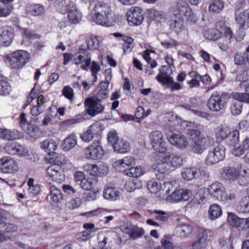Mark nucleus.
I'll use <instances>...</instances> for the list:
<instances>
[{
	"mask_svg": "<svg viewBox=\"0 0 249 249\" xmlns=\"http://www.w3.org/2000/svg\"><path fill=\"white\" fill-rule=\"evenodd\" d=\"M208 192L210 195L223 202L232 201L236 198L234 192H227L223 184L219 182H215L209 185Z\"/></svg>",
	"mask_w": 249,
	"mask_h": 249,
	"instance_id": "obj_4",
	"label": "nucleus"
},
{
	"mask_svg": "<svg viewBox=\"0 0 249 249\" xmlns=\"http://www.w3.org/2000/svg\"><path fill=\"white\" fill-rule=\"evenodd\" d=\"M125 188L127 191L131 192L139 188L137 185V179H133L128 180L125 184Z\"/></svg>",
	"mask_w": 249,
	"mask_h": 249,
	"instance_id": "obj_58",
	"label": "nucleus"
},
{
	"mask_svg": "<svg viewBox=\"0 0 249 249\" xmlns=\"http://www.w3.org/2000/svg\"><path fill=\"white\" fill-rule=\"evenodd\" d=\"M169 13L175 16L179 15L180 17H182V15L190 16L191 14V9L186 0H179L176 5L170 9Z\"/></svg>",
	"mask_w": 249,
	"mask_h": 249,
	"instance_id": "obj_15",
	"label": "nucleus"
},
{
	"mask_svg": "<svg viewBox=\"0 0 249 249\" xmlns=\"http://www.w3.org/2000/svg\"><path fill=\"white\" fill-rule=\"evenodd\" d=\"M77 144V137L75 134L72 133L70 134L62 142L61 148L67 151L73 148Z\"/></svg>",
	"mask_w": 249,
	"mask_h": 249,
	"instance_id": "obj_25",
	"label": "nucleus"
},
{
	"mask_svg": "<svg viewBox=\"0 0 249 249\" xmlns=\"http://www.w3.org/2000/svg\"><path fill=\"white\" fill-rule=\"evenodd\" d=\"M165 118L167 121V125L169 126V131L172 130V128L176 125L177 115L174 114L173 112H169L166 114Z\"/></svg>",
	"mask_w": 249,
	"mask_h": 249,
	"instance_id": "obj_49",
	"label": "nucleus"
},
{
	"mask_svg": "<svg viewBox=\"0 0 249 249\" xmlns=\"http://www.w3.org/2000/svg\"><path fill=\"white\" fill-rule=\"evenodd\" d=\"M235 19L242 29L249 27V8L246 10H237L235 12Z\"/></svg>",
	"mask_w": 249,
	"mask_h": 249,
	"instance_id": "obj_17",
	"label": "nucleus"
},
{
	"mask_svg": "<svg viewBox=\"0 0 249 249\" xmlns=\"http://www.w3.org/2000/svg\"><path fill=\"white\" fill-rule=\"evenodd\" d=\"M128 22L131 25H139L143 20V11L138 7H132L126 13Z\"/></svg>",
	"mask_w": 249,
	"mask_h": 249,
	"instance_id": "obj_14",
	"label": "nucleus"
},
{
	"mask_svg": "<svg viewBox=\"0 0 249 249\" xmlns=\"http://www.w3.org/2000/svg\"><path fill=\"white\" fill-rule=\"evenodd\" d=\"M150 51L149 50H145L143 57L146 62L150 65L151 67L154 68L157 66V63L155 60H153L150 56Z\"/></svg>",
	"mask_w": 249,
	"mask_h": 249,
	"instance_id": "obj_63",
	"label": "nucleus"
},
{
	"mask_svg": "<svg viewBox=\"0 0 249 249\" xmlns=\"http://www.w3.org/2000/svg\"><path fill=\"white\" fill-rule=\"evenodd\" d=\"M14 37V28L8 25L0 27V45L4 47L9 46Z\"/></svg>",
	"mask_w": 249,
	"mask_h": 249,
	"instance_id": "obj_12",
	"label": "nucleus"
},
{
	"mask_svg": "<svg viewBox=\"0 0 249 249\" xmlns=\"http://www.w3.org/2000/svg\"><path fill=\"white\" fill-rule=\"evenodd\" d=\"M169 29L178 35L184 29V20L182 17L169 13Z\"/></svg>",
	"mask_w": 249,
	"mask_h": 249,
	"instance_id": "obj_16",
	"label": "nucleus"
},
{
	"mask_svg": "<svg viewBox=\"0 0 249 249\" xmlns=\"http://www.w3.org/2000/svg\"><path fill=\"white\" fill-rule=\"evenodd\" d=\"M22 137V134L16 129L0 128V138L6 141H14Z\"/></svg>",
	"mask_w": 249,
	"mask_h": 249,
	"instance_id": "obj_22",
	"label": "nucleus"
},
{
	"mask_svg": "<svg viewBox=\"0 0 249 249\" xmlns=\"http://www.w3.org/2000/svg\"><path fill=\"white\" fill-rule=\"evenodd\" d=\"M208 213L210 219L214 220L222 215V211L219 205L213 204L210 207Z\"/></svg>",
	"mask_w": 249,
	"mask_h": 249,
	"instance_id": "obj_35",
	"label": "nucleus"
},
{
	"mask_svg": "<svg viewBox=\"0 0 249 249\" xmlns=\"http://www.w3.org/2000/svg\"><path fill=\"white\" fill-rule=\"evenodd\" d=\"M90 15L92 21L97 24L107 26L109 25L110 17L112 15V9L109 3L105 1H98L95 5Z\"/></svg>",
	"mask_w": 249,
	"mask_h": 249,
	"instance_id": "obj_3",
	"label": "nucleus"
},
{
	"mask_svg": "<svg viewBox=\"0 0 249 249\" xmlns=\"http://www.w3.org/2000/svg\"><path fill=\"white\" fill-rule=\"evenodd\" d=\"M248 92H234L232 93L231 96L234 99L240 103L244 102L249 104V93Z\"/></svg>",
	"mask_w": 249,
	"mask_h": 249,
	"instance_id": "obj_46",
	"label": "nucleus"
},
{
	"mask_svg": "<svg viewBox=\"0 0 249 249\" xmlns=\"http://www.w3.org/2000/svg\"><path fill=\"white\" fill-rule=\"evenodd\" d=\"M192 196V192L188 189H179L172 192L169 195V199L174 202L188 200Z\"/></svg>",
	"mask_w": 249,
	"mask_h": 249,
	"instance_id": "obj_19",
	"label": "nucleus"
},
{
	"mask_svg": "<svg viewBox=\"0 0 249 249\" xmlns=\"http://www.w3.org/2000/svg\"><path fill=\"white\" fill-rule=\"evenodd\" d=\"M62 94L68 99L71 101L73 98L74 92L70 86H65L62 90Z\"/></svg>",
	"mask_w": 249,
	"mask_h": 249,
	"instance_id": "obj_59",
	"label": "nucleus"
},
{
	"mask_svg": "<svg viewBox=\"0 0 249 249\" xmlns=\"http://www.w3.org/2000/svg\"><path fill=\"white\" fill-rule=\"evenodd\" d=\"M113 148L116 152L124 153L130 150V144L128 142L120 139L114 144Z\"/></svg>",
	"mask_w": 249,
	"mask_h": 249,
	"instance_id": "obj_33",
	"label": "nucleus"
},
{
	"mask_svg": "<svg viewBox=\"0 0 249 249\" xmlns=\"http://www.w3.org/2000/svg\"><path fill=\"white\" fill-rule=\"evenodd\" d=\"M60 171L61 168L55 165L50 166L46 170L48 175L53 181L56 182L60 181L62 179Z\"/></svg>",
	"mask_w": 249,
	"mask_h": 249,
	"instance_id": "obj_26",
	"label": "nucleus"
},
{
	"mask_svg": "<svg viewBox=\"0 0 249 249\" xmlns=\"http://www.w3.org/2000/svg\"><path fill=\"white\" fill-rule=\"evenodd\" d=\"M50 196L53 202L58 203L63 198L61 191L54 186L50 188Z\"/></svg>",
	"mask_w": 249,
	"mask_h": 249,
	"instance_id": "obj_41",
	"label": "nucleus"
},
{
	"mask_svg": "<svg viewBox=\"0 0 249 249\" xmlns=\"http://www.w3.org/2000/svg\"><path fill=\"white\" fill-rule=\"evenodd\" d=\"M11 91V88L8 83L3 79L0 75V95H8Z\"/></svg>",
	"mask_w": 249,
	"mask_h": 249,
	"instance_id": "obj_42",
	"label": "nucleus"
},
{
	"mask_svg": "<svg viewBox=\"0 0 249 249\" xmlns=\"http://www.w3.org/2000/svg\"><path fill=\"white\" fill-rule=\"evenodd\" d=\"M104 151L99 140L93 142L84 150V156L89 160H96L102 158Z\"/></svg>",
	"mask_w": 249,
	"mask_h": 249,
	"instance_id": "obj_9",
	"label": "nucleus"
},
{
	"mask_svg": "<svg viewBox=\"0 0 249 249\" xmlns=\"http://www.w3.org/2000/svg\"><path fill=\"white\" fill-rule=\"evenodd\" d=\"M200 104L196 98H191L190 99L188 103H184L180 106L186 109L192 110L194 107H197Z\"/></svg>",
	"mask_w": 249,
	"mask_h": 249,
	"instance_id": "obj_50",
	"label": "nucleus"
},
{
	"mask_svg": "<svg viewBox=\"0 0 249 249\" xmlns=\"http://www.w3.org/2000/svg\"><path fill=\"white\" fill-rule=\"evenodd\" d=\"M57 5L59 11L63 14L68 13L74 6L72 2L66 0H60L57 3Z\"/></svg>",
	"mask_w": 249,
	"mask_h": 249,
	"instance_id": "obj_34",
	"label": "nucleus"
},
{
	"mask_svg": "<svg viewBox=\"0 0 249 249\" xmlns=\"http://www.w3.org/2000/svg\"><path fill=\"white\" fill-rule=\"evenodd\" d=\"M126 175L137 178L143 174L142 169L141 167H132L128 170H125Z\"/></svg>",
	"mask_w": 249,
	"mask_h": 249,
	"instance_id": "obj_44",
	"label": "nucleus"
},
{
	"mask_svg": "<svg viewBox=\"0 0 249 249\" xmlns=\"http://www.w3.org/2000/svg\"><path fill=\"white\" fill-rule=\"evenodd\" d=\"M150 139L154 149L160 154L164 153L166 150V142L161 132L159 131L152 132L150 134Z\"/></svg>",
	"mask_w": 249,
	"mask_h": 249,
	"instance_id": "obj_10",
	"label": "nucleus"
},
{
	"mask_svg": "<svg viewBox=\"0 0 249 249\" xmlns=\"http://www.w3.org/2000/svg\"><path fill=\"white\" fill-rule=\"evenodd\" d=\"M230 128L227 126H219L215 131V137L217 140L219 142L225 141L228 135L230 134Z\"/></svg>",
	"mask_w": 249,
	"mask_h": 249,
	"instance_id": "obj_28",
	"label": "nucleus"
},
{
	"mask_svg": "<svg viewBox=\"0 0 249 249\" xmlns=\"http://www.w3.org/2000/svg\"><path fill=\"white\" fill-rule=\"evenodd\" d=\"M68 13L69 20L72 23H78L81 19L82 14L75 6Z\"/></svg>",
	"mask_w": 249,
	"mask_h": 249,
	"instance_id": "obj_39",
	"label": "nucleus"
},
{
	"mask_svg": "<svg viewBox=\"0 0 249 249\" xmlns=\"http://www.w3.org/2000/svg\"><path fill=\"white\" fill-rule=\"evenodd\" d=\"M249 71L248 70H244L241 71L240 72L238 73L235 77V81L237 82H240L239 87L242 88L244 87L245 85L244 83L246 82L248 80V76L249 75Z\"/></svg>",
	"mask_w": 249,
	"mask_h": 249,
	"instance_id": "obj_43",
	"label": "nucleus"
},
{
	"mask_svg": "<svg viewBox=\"0 0 249 249\" xmlns=\"http://www.w3.org/2000/svg\"><path fill=\"white\" fill-rule=\"evenodd\" d=\"M5 152L11 155L25 156L26 151L24 147L15 142H8L4 146Z\"/></svg>",
	"mask_w": 249,
	"mask_h": 249,
	"instance_id": "obj_18",
	"label": "nucleus"
},
{
	"mask_svg": "<svg viewBox=\"0 0 249 249\" xmlns=\"http://www.w3.org/2000/svg\"><path fill=\"white\" fill-rule=\"evenodd\" d=\"M89 131H90L93 135L95 136L99 135L103 130V126L99 122H95L92 124L89 127Z\"/></svg>",
	"mask_w": 249,
	"mask_h": 249,
	"instance_id": "obj_52",
	"label": "nucleus"
},
{
	"mask_svg": "<svg viewBox=\"0 0 249 249\" xmlns=\"http://www.w3.org/2000/svg\"><path fill=\"white\" fill-rule=\"evenodd\" d=\"M172 72V69L169 66H162L160 69V73L156 77L157 79L164 84L172 82L173 78L170 76Z\"/></svg>",
	"mask_w": 249,
	"mask_h": 249,
	"instance_id": "obj_20",
	"label": "nucleus"
},
{
	"mask_svg": "<svg viewBox=\"0 0 249 249\" xmlns=\"http://www.w3.org/2000/svg\"><path fill=\"white\" fill-rule=\"evenodd\" d=\"M18 170L17 162L10 157H4L0 159V172L4 174L15 173Z\"/></svg>",
	"mask_w": 249,
	"mask_h": 249,
	"instance_id": "obj_13",
	"label": "nucleus"
},
{
	"mask_svg": "<svg viewBox=\"0 0 249 249\" xmlns=\"http://www.w3.org/2000/svg\"><path fill=\"white\" fill-rule=\"evenodd\" d=\"M188 134L193 141L191 151L194 154L201 155L214 142V139L212 137L204 135L197 129H190Z\"/></svg>",
	"mask_w": 249,
	"mask_h": 249,
	"instance_id": "obj_1",
	"label": "nucleus"
},
{
	"mask_svg": "<svg viewBox=\"0 0 249 249\" xmlns=\"http://www.w3.org/2000/svg\"><path fill=\"white\" fill-rule=\"evenodd\" d=\"M237 179L238 183L242 186L249 184V169L244 168L240 173L238 174Z\"/></svg>",
	"mask_w": 249,
	"mask_h": 249,
	"instance_id": "obj_37",
	"label": "nucleus"
},
{
	"mask_svg": "<svg viewBox=\"0 0 249 249\" xmlns=\"http://www.w3.org/2000/svg\"><path fill=\"white\" fill-rule=\"evenodd\" d=\"M167 139L170 144L180 149H186L189 146V142L185 136L174 132L172 130L167 132Z\"/></svg>",
	"mask_w": 249,
	"mask_h": 249,
	"instance_id": "obj_8",
	"label": "nucleus"
},
{
	"mask_svg": "<svg viewBox=\"0 0 249 249\" xmlns=\"http://www.w3.org/2000/svg\"><path fill=\"white\" fill-rule=\"evenodd\" d=\"M240 218L232 213H229L228 216V222L232 227L237 228Z\"/></svg>",
	"mask_w": 249,
	"mask_h": 249,
	"instance_id": "obj_56",
	"label": "nucleus"
},
{
	"mask_svg": "<svg viewBox=\"0 0 249 249\" xmlns=\"http://www.w3.org/2000/svg\"><path fill=\"white\" fill-rule=\"evenodd\" d=\"M211 233V231L209 230H205L202 232L201 237L196 242L192 244V247L194 249H199L203 246L208 240V234Z\"/></svg>",
	"mask_w": 249,
	"mask_h": 249,
	"instance_id": "obj_38",
	"label": "nucleus"
},
{
	"mask_svg": "<svg viewBox=\"0 0 249 249\" xmlns=\"http://www.w3.org/2000/svg\"><path fill=\"white\" fill-rule=\"evenodd\" d=\"M85 172L93 177L97 176V167L95 164L87 163L83 166Z\"/></svg>",
	"mask_w": 249,
	"mask_h": 249,
	"instance_id": "obj_48",
	"label": "nucleus"
},
{
	"mask_svg": "<svg viewBox=\"0 0 249 249\" xmlns=\"http://www.w3.org/2000/svg\"><path fill=\"white\" fill-rule=\"evenodd\" d=\"M27 12L34 16H39L43 14L44 11V7L39 4H29L26 8Z\"/></svg>",
	"mask_w": 249,
	"mask_h": 249,
	"instance_id": "obj_32",
	"label": "nucleus"
},
{
	"mask_svg": "<svg viewBox=\"0 0 249 249\" xmlns=\"http://www.w3.org/2000/svg\"><path fill=\"white\" fill-rule=\"evenodd\" d=\"M97 176H105L108 173V167L106 164L101 163L98 165H97Z\"/></svg>",
	"mask_w": 249,
	"mask_h": 249,
	"instance_id": "obj_64",
	"label": "nucleus"
},
{
	"mask_svg": "<svg viewBox=\"0 0 249 249\" xmlns=\"http://www.w3.org/2000/svg\"><path fill=\"white\" fill-rule=\"evenodd\" d=\"M176 184V182L175 181L165 182L162 187V191H164L165 193L166 194H170L171 191H174L176 190L174 188Z\"/></svg>",
	"mask_w": 249,
	"mask_h": 249,
	"instance_id": "obj_61",
	"label": "nucleus"
},
{
	"mask_svg": "<svg viewBox=\"0 0 249 249\" xmlns=\"http://www.w3.org/2000/svg\"><path fill=\"white\" fill-rule=\"evenodd\" d=\"M226 143L230 146H235L239 141V132L237 130L230 131V134L228 135L226 139Z\"/></svg>",
	"mask_w": 249,
	"mask_h": 249,
	"instance_id": "obj_40",
	"label": "nucleus"
},
{
	"mask_svg": "<svg viewBox=\"0 0 249 249\" xmlns=\"http://www.w3.org/2000/svg\"><path fill=\"white\" fill-rule=\"evenodd\" d=\"M224 8V2L221 0H213L209 6V11L212 14H219Z\"/></svg>",
	"mask_w": 249,
	"mask_h": 249,
	"instance_id": "obj_30",
	"label": "nucleus"
},
{
	"mask_svg": "<svg viewBox=\"0 0 249 249\" xmlns=\"http://www.w3.org/2000/svg\"><path fill=\"white\" fill-rule=\"evenodd\" d=\"M107 237L102 233L98 235V245L96 249H109L107 247Z\"/></svg>",
	"mask_w": 249,
	"mask_h": 249,
	"instance_id": "obj_51",
	"label": "nucleus"
},
{
	"mask_svg": "<svg viewBox=\"0 0 249 249\" xmlns=\"http://www.w3.org/2000/svg\"><path fill=\"white\" fill-rule=\"evenodd\" d=\"M74 180L77 185L80 184L86 178L85 173L82 171H76L73 175Z\"/></svg>",
	"mask_w": 249,
	"mask_h": 249,
	"instance_id": "obj_62",
	"label": "nucleus"
},
{
	"mask_svg": "<svg viewBox=\"0 0 249 249\" xmlns=\"http://www.w3.org/2000/svg\"><path fill=\"white\" fill-rule=\"evenodd\" d=\"M226 154V148L222 145H218L211 148L204 159V163L207 166H211L223 160Z\"/></svg>",
	"mask_w": 249,
	"mask_h": 249,
	"instance_id": "obj_7",
	"label": "nucleus"
},
{
	"mask_svg": "<svg viewBox=\"0 0 249 249\" xmlns=\"http://www.w3.org/2000/svg\"><path fill=\"white\" fill-rule=\"evenodd\" d=\"M205 38L211 40H216L219 39L222 35V32L214 29H210L205 30L203 33Z\"/></svg>",
	"mask_w": 249,
	"mask_h": 249,
	"instance_id": "obj_36",
	"label": "nucleus"
},
{
	"mask_svg": "<svg viewBox=\"0 0 249 249\" xmlns=\"http://www.w3.org/2000/svg\"><path fill=\"white\" fill-rule=\"evenodd\" d=\"M194 173L193 167L185 168L182 170L181 176L184 179L189 181L194 178Z\"/></svg>",
	"mask_w": 249,
	"mask_h": 249,
	"instance_id": "obj_53",
	"label": "nucleus"
},
{
	"mask_svg": "<svg viewBox=\"0 0 249 249\" xmlns=\"http://www.w3.org/2000/svg\"><path fill=\"white\" fill-rule=\"evenodd\" d=\"M40 147L42 149H44L45 152L50 155L51 153H55V151L57 149V145L53 140L47 139L40 143Z\"/></svg>",
	"mask_w": 249,
	"mask_h": 249,
	"instance_id": "obj_29",
	"label": "nucleus"
},
{
	"mask_svg": "<svg viewBox=\"0 0 249 249\" xmlns=\"http://www.w3.org/2000/svg\"><path fill=\"white\" fill-rule=\"evenodd\" d=\"M52 158L54 165L59 167L60 165H64L66 163V160L65 156L62 154L56 155L55 153Z\"/></svg>",
	"mask_w": 249,
	"mask_h": 249,
	"instance_id": "obj_54",
	"label": "nucleus"
},
{
	"mask_svg": "<svg viewBox=\"0 0 249 249\" xmlns=\"http://www.w3.org/2000/svg\"><path fill=\"white\" fill-rule=\"evenodd\" d=\"M229 97L225 93L215 91L211 95L207 102V107L212 111L219 112L224 109Z\"/></svg>",
	"mask_w": 249,
	"mask_h": 249,
	"instance_id": "obj_6",
	"label": "nucleus"
},
{
	"mask_svg": "<svg viewBox=\"0 0 249 249\" xmlns=\"http://www.w3.org/2000/svg\"><path fill=\"white\" fill-rule=\"evenodd\" d=\"M120 192L114 187L107 186L104 190V197L110 200H116L119 196Z\"/></svg>",
	"mask_w": 249,
	"mask_h": 249,
	"instance_id": "obj_31",
	"label": "nucleus"
},
{
	"mask_svg": "<svg viewBox=\"0 0 249 249\" xmlns=\"http://www.w3.org/2000/svg\"><path fill=\"white\" fill-rule=\"evenodd\" d=\"M119 140L120 139L118 138L117 133L116 131H111L108 133L107 136V140L108 142H109L113 147Z\"/></svg>",
	"mask_w": 249,
	"mask_h": 249,
	"instance_id": "obj_60",
	"label": "nucleus"
},
{
	"mask_svg": "<svg viewBox=\"0 0 249 249\" xmlns=\"http://www.w3.org/2000/svg\"><path fill=\"white\" fill-rule=\"evenodd\" d=\"M237 176L238 172L234 167L227 166L221 170V177L226 180L232 182L237 178Z\"/></svg>",
	"mask_w": 249,
	"mask_h": 249,
	"instance_id": "obj_23",
	"label": "nucleus"
},
{
	"mask_svg": "<svg viewBox=\"0 0 249 249\" xmlns=\"http://www.w3.org/2000/svg\"><path fill=\"white\" fill-rule=\"evenodd\" d=\"M135 163V159L132 156H126L121 160L116 161L113 164V167L117 171L125 172V168Z\"/></svg>",
	"mask_w": 249,
	"mask_h": 249,
	"instance_id": "obj_21",
	"label": "nucleus"
},
{
	"mask_svg": "<svg viewBox=\"0 0 249 249\" xmlns=\"http://www.w3.org/2000/svg\"><path fill=\"white\" fill-rule=\"evenodd\" d=\"M79 186L84 190H89L93 187L94 181L93 179L85 178L80 184Z\"/></svg>",
	"mask_w": 249,
	"mask_h": 249,
	"instance_id": "obj_55",
	"label": "nucleus"
},
{
	"mask_svg": "<svg viewBox=\"0 0 249 249\" xmlns=\"http://www.w3.org/2000/svg\"><path fill=\"white\" fill-rule=\"evenodd\" d=\"M242 108V104L237 101L231 105V112L233 115H238L241 113Z\"/></svg>",
	"mask_w": 249,
	"mask_h": 249,
	"instance_id": "obj_57",
	"label": "nucleus"
},
{
	"mask_svg": "<svg viewBox=\"0 0 249 249\" xmlns=\"http://www.w3.org/2000/svg\"><path fill=\"white\" fill-rule=\"evenodd\" d=\"M193 231L192 228L188 224H183L177 226L175 230V234L181 238H185Z\"/></svg>",
	"mask_w": 249,
	"mask_h": 249,
	"instance_id": "obj_27",
	"label": "nucleus"
},
{
	"mask_svg": "<svg viewBox=\"0 0 249 249\" xmlns=\"http://www.w3.org/2000/svg\"><path fill=\"white\" fill-rule=\"evenodd\" d=\"M157 158V165L155 170L161 175L171 170V168L180 166L183 163L181 157L169 153L159 154Z\"/></svg>",
	"mask_w": 249,
	"mask_h": 249,
	"instance_id": "obj_2",
	"label": "nucleus"
},
{
	"mask_svg": "<svg viewBox=\"0 0 249 249\" xmlns=\"http://www.w3.org/2000/svg\"><path fill=\"white\" fill-rule=\"evenodd\" d=\"M149 16L154 20L159 22H164L169 18V11L165 13L154 9H149L147 10Z\"/></svg>",
	"mask_w": 249,
	"mask_h": 249,
	"instance_id": "obj_24",
	"label": "nucleus"
},
{
	"mask_svg": "<svg viewBox=\"0 0 249 249\" xmlns=\"http://www.w3.org/2000/svg\"><path fill=\"white\" fill-rule=\"evenodd\" d=\"M85 105L87 113L94 116L104 110V107L100 103V100L97 98H89L85 100Z\"/></svg>",
	"mask_w": 249,
	"mask_h": 249,
	"instance_id": "obj_11",
	"label": "nucleus"
},
{
	"mask_svg": "<svg viewBox=\"0 0 249 249\" xmlns=\"http://www.w3.org/2000/svg\"><path fill=\"white\" fill-rule=\"evenodd\" d=\"M147 187L152 193H158L162 188L160 182L155 180H149L147 183Z\"/></svg>",
	"mask_w": 249,
	"mask_h": 249,
	"instance_id": "obj_45",
	"label": "nucleus"
},
{
	"mask_svg": "<svg viewBox=\"0 0 249 249\" xmlns=\"http://www.w3.org/2000/svg\"><path fill=\"white\" fill-rule=\"evenodd\" d=\"M238 209L241 213H249V196H244L241 199Z\"/></svg>",
	"mask_w": 249,
	"mask_h": 249,
	"instance_id": "obj_47",
	"label": "nucleus"
},
{
	"mask_svg": "<svg viewBox=\"0 0 249 249\" xmlns=\"http://www.w3.org/2000/svg\"><path fill=\"white\" fill-rule=\"evenodd\" d=\"M30 58V54L24 50H18L8 55L6 60L13 69H19L27 63Z\"/></svg>",
	"mask_w": 249,
	"mask_h": 249,
	"instance_id": "obj_5",
	"label": "nucleus"
}]
</instances>
